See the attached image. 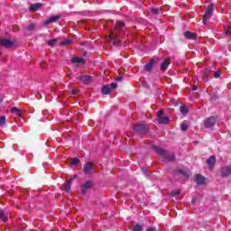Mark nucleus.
<instances>
[{
  "label": "nucleus",
  "mask_w": 231,
  "mask_h": 231,
  "mask_svg": "<svg viewBox=\"0 0 231 231\" xmlns=\"http://www.w3.org/2000/svg\"><path fill=\"white\" fill-rule=\"evenodd\" d=\"M153 149L157 154L164 158V160H168V162H174V160H176V156L174 154H169V152L162 148L154 146Z\"/></svg>",
  "instance_id": "obj_1"
},
{
  "label": "nucleus",
  "mask_w": 231,
  "mask_h": 231,
  "mask_svg": "<svg viewBox=\"0 0 231 231\" xmlns=\"http://www.w3.org/2000/svg\"><path fill=\"white\" fill-rule=\"evenodd\" d=\"M164 113L165 112L163 110H159L157 112V122H158V124H163V125L169 124V120L171 119V117L169 116H163Z\"/></svg>",
  "instance_id": "obj_2"
},
{
  "label": "nucleus",
  "mask_w": 231,
  "mask_h": 231,
  "mask_svg": "<svg viewBox=\"0 0 231 231\" xmlns=\"http://www.w3.org/2000/svg\"><path fill=\"white\" fill-rule=\"evenodd\" d=\"M83 172H85V174H93L97 172L95 163L91 162H87L83 167Z\"/></svg>",
  "instance_id": "obj_3"
},
{
  "label": "nucleus",
  "mask_w": 231,
  "mask_h": 231,
  "mask_svg": "<svg viewBox=\"0 0 231 231\" xmlns=\"http://www.w3.org/2000/svg\"><path fill=\"white\" fill-rule=\"evenodd\" d=\"M118 87V84L116 83H111L110 85H106L101 88V93L103 95H109L113 89H116Z\"/></svg>",
  "instance_id": "obj_4"
},
{
  "label": "nucleus",
  "mask_w": 231,
  "mask_h": 231,
  "mask_svg": "<svg viewBox=\"0 0 231 231\" xmlns=\"http://www.w3.org/2000/svg\"><path fill=\"white\" fill-rule=\"evenodd\" d=\"M212 14H214V4H210L207 7L203 17H205V19H210V17H212Z\"/></svg>",
  "instance_id": "obj_5"
},
{
  "label": "nucleus",
  "mask_w": 231,
  "mask_h": 231,
  "mask_svg": "<svg viewBox=\"0 0 231 231\" xmlns=\"http://www.w3.org/2000/svg\"><path fill=\"white\" fill-rule=\"evenodd\" d=\"M204 125L207 129H210V127H214L216 125V118L214 116L208 117L205 122Z\"/></svg>",
  "instance_id": "obj_6"
},
{
  "label": "nucleus",
  "mask_w": 231,
  "mask_h": 231,
  "mask_svg": "<svg viewBox=\"0 0 231 231\" xmlns=\"http://www.w3.org/2000/svg\"><path fill=\"white\" fill-rule=\"evenodd\" d=\"M93 185V182L91 180H87L85 183L81 185V194H86L89 189H91V186Z\"/></svg>",
  "instance_id": "obj_7"
},
{
  "label": "nucleus",
  "mask_w": 231,
  "mask_h": 231,
  "mask_svg": "<svg viewBox=\"0 0 231 231\" xmlns=\"http://www.w3.org/2000/svg\"><path fill=\"white\" fill-rule=\"evenodd\" d=\"M184 37L189 41H196V39H198V34L190 31H186L184 32Z\"/></svg>",
  "instance_id": "obj_8"
},
{
  "label": "nucleus",
  "mask_w": 231,
  "mask_h": 231,
  "mask_svg": "<svg viewBox=\"0 0 231 231\" xmlns=\"http://www.w3.org/2000/svg\"><path fill=\"white\" fill-rule=\"evenodd\" d=\"M115 30H116V32H125V23L122 21H117L116 23Z\"/></svg>",
  "instance_id": "obj_9"
},
{
  "label": "nucleus",
  "mask_w": 231,
  "mask_h": 231,
  "mask_svg": "<svg viewBox=\"0 0 231 231\" xmlns=\"http://www.w3.org/2000/svg\"><path fill=\"white\" fill-rule=\"evenodd\" d=\"M0 45L4 46V48H12L14 42L8 39H2L0 40Z\"/></svg>",
  "instance_id": "obj_10"
},
{
  "label": "nucleus",
  "mask_w": 231,
  "mask_h": 231,
  "mask_svg": "<svg viewBox=\"0 0 231 231\" xmlns=\"http://www.w3.org/2000/svg\"><path fill=\"white\" fill-rule=\"evenodd\" d=\"M8 217H10V213L5 209H0V219L5 223L8 221Z\"/></svg>",
  "instance_id": "obj_11"
},
{
  "label": "nucleus",
  "mask_w": 231,
  "mask_h": 231,
  "mask_svg": "<svg viewBox=\"0 0 231 231\" xmlns=\"http://www.w3.org/2000/svg\"><path fill=\"white\" fill-rule=\"evenodd\" d=\"M80 81L83 82V84H91L93 82V77L89 75L81 76Z\"/></svg>",
  "instance_id": "obj_12"
},
{
  "label": "nucleus",
  "mask_w": 231,
  "mask_h": 231,
  "mask_svg": "<svg viewBox=\"0 0 231 231\" xmlns=\"http://www.w3.org/2000/svg\"><path fill=\"white\" fill-rule=\"evenodd\" d=\"M207 165H208L209 169L212 170L214 169L216 165V157L210 156L207 161H206Z\"/></svg>",
  "instance_id": "obj_13"
},
{
  "label": "nucleus",
  "mask_w": 231,
  "mask_h": 231,
  "mask_svg": "<svg viewBox=\"0 0 231 231\" xmlns=\"http://www.w3.org/2000/svg\"><path fill=\"white\" fill-rule=\"evenodd\" d=\"M70 62L72 64H84L86 62V60H84V58H81V57H73L70 60Z\"/></svg>",
  "instance_id": "obj_14"
},
{
  "label": "nucleus",
  "mask_w": 231,
  "mask_h": 231,
  "mask_svg": "<svg viewBox=\"0 0 231 231\" xmlns=\"http://www.w3.org/2000/svg\"><path fill=\"white\" fill-rule=\"evenodd\" d=\"M135 133H146L147 132V126L145 125H137L134 126Z\"/></svg>",
  "instance_id": "obj_15"
},
{
  "label": "nucleus",
  "mask_w": 231,
  "mask_h": 231,
  "mask_svg": "<svg viewBox=\"0 0 231 231\" xmlns=\"http://www.w3.org/2000/svg\"><path fill=\"white\" fill-rule=\"evenodd\" d=\"M221 174L223 177L230 176L231 174V166H226L222 168Z\"/></svg>",
  "instance_id": "obj_16"
},
{
  "label": "nucleus",
  "mask_w": 231,
  "mask_h": 231,
  "mask_svg": "<svg viewBox=\"0 0 231 231\" xmlns=\"http://www.w3.org/2000/svg\"><path fill=\"white\" fill-rule=\"evenodd\" d=\"M59 19H60V15L51 16L45 21V24H51V23H57Z\"/></svg>",
  "instance_id": "obj_17"
},
{
  "label": "nucleus",
  "mask_w": 231,
  "mask_h": 231,
  "mask_svg": "<svg viewBox=\"0 0 231 231\" xmlns=\"http://www.w3.org/2000/svg\"><path fill=\"white\" fill-rule=\"evenodd\" d=\"M41 6H42V4H33L29 7V10L37 12V11L41 10Z\"/></svg>",
  "instance_id": "obj_18"
},
{
  "label": "nucleus",
  "mask_w": 231,
  "mask_h": 231,
  "mask_svg": "<svg viewBox=\"0 0 231 231\" xmlns=\"http://www.w3.org/2000/svg\"><path fill=\"white\" fill-rule=\"evenodd\" d=\"M169 64H171V62L169 61V59L162 61V63L161 64L162 71H165V69H167L169 68Z\"/></svg>",
  "instance_id": "obj_19"
},
{
  "label": "nucleus",
  "mask_w": 231,
  "mask_h": 231,
  "mask_svg": "<svg viewBox=\"0 0 231 231\" xmlns=\"http://www.w3.org/2000/svg\"><path fill=\"white\" fill-rule=\"evenodd\" d=\"M196 181H197V185H203V183H205V177L201 175H197Z\"/></svg>",
  "instance_id": "obj_20"
},
{
  "label": "nucleus",
  "mask_w": 231,
  "mask_h": 231,
  "mask_svg": "<svg viewBox=\"0 0 231 231\" xmlns=\"http://www.w3.org/2000/svg\"><path fill=\"white\" fill-rule=\"evenodd\" d=\"M11 113H14V115H16V116H21V114L23 112L19 108H17V106H13L11 108Z\"/></svg>",
  "instance_id": "obj_21"
},
{
  "label": "nucleus",
  "mask_w": 231,
  "mask_h": 231,
  "mask_svg": "<svg viewBox=\"0 0 231 231\" xmlns=\"http://www.w3.org/2000/svg\"><path fill=\"white\" fill-rule=\"evenodd\" d=\"M154 66V63H152V61L148 62L145 66H144V71H152V68Z\"/></svg>",
  "instance_id": "obj_22"
},
{
  "label": "nucleus",
  "mask_w": 231,
  "mask_h": 231,
  "mask_svg": "<svg viewBox=\"0 0 231 231\" xmlns=\"http://www.w3.org/2000/svg\"><path fill=\"white\" fill-rule=\"evenodd\" d=\"M132 231H143V225L137 224V225L134 226Z\"/></svg>",
  "instance_id": "obj_23"
},
{
  "label": "nucleus",
  "mask_w": 231,
  "mask_h": 231,
  "mask_svg": "<svg viewBox=\"0 0 231 231\" xmlns=\"http://www.w3.org/2000/svg\"><path fill=\"white\" fill-rule=\"evenodd\" d=\"M79 163H80V160H79V158H72L71 159L70 165L72 167H75V165H79Z\"/></svg>",
  "instance_id": "obj_24"
},
{
  "label": "nucleus",
  "mask_w": 231,
  "mask_h": 231,
  "mask_svg": "<svg viewBox=\"0 0 231 231\" xmlns=\"http://www.w3.org/2000/svg\"><path fill=\"white\" fill-rule=\"evenodd\" d=\"M71 190V180H68L65 184V191L69 192Z\"/></svg>",
  "instance_id": "obj_25"
},
{
  "label": "nucleus",
  "mask_w": 231,
  "mask_h": 231,
  "mask_svg": "<svg viewBox=\"0 0 231 231\" xmlns=\"http://www.w3.org/2000/svg\"><path fill=\"white\" fill-rule=\"evenodd\" d=\"M0 125H1V127H5V125H6V117L5 116L0 117Z\"/></svg>",
  "instance_id": "obj_26"
},
{
  "label": "nucleus",
  "mask_w": 231,
  "mask_h": 231,
  "mask_svg": "<svg viewBox=\"0 0 231 231\" xmlns=\"http://www.w3.org/2000/svg\"><path fill=\"white\" fill-rule=\"evenodd\" d=\"M180 113H182V115H186V113H189V109L185 106H181L180 107Z\"/></svg>",
  "instance_id": "obj_27"
},
{
  "label": "nucleus",
  "mask_w": 231,
  "mask_h": 231,
  "mask_svg": "<svg viewBox=\"0 0 231 231\" xmlns=\"http://www.w3.org/2000/svg\"><path fill=\"white\" fill-rule=\"evenodd\" d=\"M26 30H27L28 32H33V30H35V24L31 23V24L27 25V26H26Z\"/></svg>",
  "instance_id": "obj_28"
},
{
  "label": "nucleus",
  "mask_w": 231,
  "mask_h": 231,
  "mask_svg": "<svg viewBox=\"0 0 231 231\" xmlns=\"http://www.w3.org/2000/svg\"><path fill=\"white\" fill-rule=\"evenodd\" d=\"M69 44H71V40H65L60 42L61 46H69Z\"/></svg>",
  "instance_id": "obj_29"
},
{
  "label": "nucleus",
  "mask_w": 231,
  "mask_h": 231,
  "mask_svg": "<svg viewBox=\"0 0 231 231\" xmlns=\"http://www.w3.org/2000/svg\"><path fill=\"white\" fill-rule=\"evenodd\" d=\"M180 129L181 131H187L189 129V125H187V123H182L180 125Z\"/></svg>",
  "instance_id": "obj_30"
},
{
  "label": "nucleus",
  "mask_w": 231,
  "mask_h": 231,
  "mask_svg": "<svg viewBox=\"0 0 231 231\" xmlns=\"http://www.w3.org/2000/svg\"><path fill=\"white\" fill-rule=\"evenodd\" d=\"M48 44L49 46H54L55 44H57V39L49 40Z\"/></svg>",
  "instance_id": "obj_31"
},
{
  "label": "nucleus",
  "mask_w": 231,
  "mask_h": 231,
  "mask_svg": "<svg viewBox=\"0 0 231 231\" xmlns=\"http://www.w3.org/2000/svg\"><path fill=\"white\" fill-rule=\"evenodd\" d=\"M178 194H180V190L175 189V190H173V191H171V192L170 193V196H171V198H174L175 196H178Z\"/></svg>",
  "instance_id": "obj_32"
},
{
  "label": "nucleus",
  "mask_w": 231,
  "mask_h": 231,
  "mask_svg": "<svg viewBox=\"0 0 231 231\" xmlns=\"http://www.w3.org/2000/svg\"><path fill=\"white\" fill-rule=\"evenodd\" d=\"M179 174H182V176H184V178H189V174L182 170L179 171Z\"/></svg>",
  "instance_id": "obj_33"
},
{
  "label": "nucleus",
  "mask_w": 231,
  "mask_h": 231,
  "mask_svg": "<svg viewBox=\"0 0 231 231\" xmlns=\"http://www.w3.org/2000/svg\"><path fill=\"white\" fill-rule=\"evenodd\" d=\"M219 77H221V72H219V71H215V72H214V78H215V79H219Z\"/></svg>",
  "instance_id": "obj_34"
},
{
  "label": "nucleus",
  "mask_w": 231,
  "mask_h": 231,
  "mask_svg": "<svg viewBox=\"0 0 231 231\" xmlns=\"http://www.w3.org/2000/svg\"><path fill=\"white\" fill-rule=\"evenodd\" d=\"M225 33H226V35H231V27H227L225 29Z\"/></svg>",
  "instance_id": "obj_35"
},
{
  "label": "nucleus",
  "mask_w": 231,
  "mask_h": 231,
  "mask_svg": "<svg viewBox=\"0 0 231 231\" xmlns=\"http://www.w3.org/2000/svg\"><path fill=\"white\" fill-rule=\"evenodd\" d=\"M151 12H152V14H153L154 15H156V14H159L158 9H156V8H152V9H151Z\"/></svg>",
  "instance_id": "obj_36"
},
{
  "label": "nucleus",
  "mask_w": 231,
  "mask_h": 231,
  "mask_svg": "<svg viewBox=\"0 0 231 231\" xmlns=\"http://www.w3.org/2000/svg\"><path fill=\"white\" fill-rule=\"evenodd\" d=\"M145 231H157L155 227H149Z\"/></svg>",
  "instance_id": "obj_37"
},
{
  "label": "nucleus",
  "mask_w": 231,
  "mask_h": 231,
  "mask_svg": "<svg viewBox=\"0 0 231 231\" xmlns=\"http://www.w3.org/2000/svg\"><path fill=\"white\" fill-rule=\"evenodd\" d=\"M207 21H208V19H206L205 16H203V21H202L203 24H207Z\"/></svg>",
  "instance_id": "obj_38"
},
{
  "label": "nucleus",
  "mask_w": 231,
  "mask_h": 231,
  "mask_svg": "<svg viewBox=\"0 0 231 231\" xmlns=\"http://www.w3.org/2000/svg\"><path fill=\"white\" fill-rule=\"evenodd\" d=\"M212 71H214L212 69H206L207 73H212Z\"/></svg>",
  "instance_id": "obj_39"
},
{
  "label": "nucleus",
  "mask_w": 231,
  "mask_h": 231,
  "mask_svg": "<svg viewBox=\"0 0 231 231\" xmlns=\"http://www.w3.org/2000/svg\"><path fill=\"white\" fill-rule=\"evenodd\" d=\"M143 174H145V176H149V171H147L146 170H143Z\"/></svg>",
  "instance_id": "obj_40"
},
{
  "label": "nucleus",
  "mask_w": 231,
  "mask_h": 231,
  "mask_svg": "<svg viewBox=\"0 0 231 231\" xmlns=\"http://www.w3.org/2000/svg\"><path fill=\"white\" fill-rule=\"evenodd\" d=\"M203 80H204L205 82H208V78L207 76H205V77H203Z\"/></svg>",
  "instance_id": "obj_41"
},
{
  "label": "nucleus",
  "mask_w": 231,
  "mask_h": 231,
  "mask_svg": "<svg viewBox=\"0 0 231 231\" xmlns=\"http://www.w3.org/2000/svg\"><path fill=\"white\" fill-rule=\"evenodd\" d=\"M191 203H192L193 205L196 203V198H193V199H191Z\"/></svg>",
  "instance_id": "obj_42"
},
{
  "label": "nucleus",
  "mask_w": 231,
  "mask_h": 231,
  "mask_svg": "<svg viewBox=\"0 0 231 231\" xmlns=\"http://www.w3.org/2000/svg\"><path fill=\"white\" fill-rule=\"evenodd\" d=\"M77 178H79V175H74L72 180H77Z\"/></svg>",
  "instance_id": "obj_43"
},
{
  "label": "nucleus",
  "mask_w": 231,
  "mask_h": 231,
  "mask_svg": "<svg viewBox=\"0 0 231 231\" xmlns=\"http://www.w3.org/2000/svg\"><path fill=\"white\" fill-rule=\"evenodd\" d=\"M196 89H198V88L195 87V88H193V90L196 91Z\"/></svg>",
  "instance_id": "obj_44"
},
{
  "label": "nucleus",
  "mask_w": 231,
  "mask_h": 231,
  "mask_svg": "<svg viewBox=\"0 0 231 231\" xmlns=\"http://www.w3.org/2000/svg\"><path fill=\"white\" fill-rule=\"evenodd\" d=\"M0 55H1V52H0Z\"/></svg>",
  "instance_id": "obj_45"
}]
</instances>
